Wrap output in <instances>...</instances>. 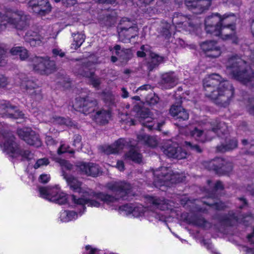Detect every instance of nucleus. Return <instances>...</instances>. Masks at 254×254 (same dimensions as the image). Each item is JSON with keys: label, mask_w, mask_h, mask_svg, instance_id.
I'll list each match as a JSON object with an SVG mask.
<instances>
[{"label": "nucleus", "mask_w": 254, "mask_h": 254, "mask_svg": "<svg viewBox=\"0 0 254 254\" xmlns=\"http://www.w3.org/2000/svg\"><path fill=\"white\" fill-rule=\"evenodd\" d=\"M236 24L233 23L222 24L221 26L220 35L225 40L231 39L233 43H237L238 38L236 32Z\"/></svg>", "instance_id": "6ab92c4d"}, {"label": "nucleus", "mask_w": 254, "mask_h": 254, "mask_svg": "<svg viewBox=\"0 0 254 254\" xmlns=\"http://www.w3.org/2000/svg\"><path fill=\"white\" fill-rule=\"evenodd\" d=\"M60 164L63 170V174L64 173H66L64 170H71L74 169L81 175H85L93 177H97L101 172L98 165L93 163L77 162L74 167L68 161L62 160Z\"/></svg>", "instance_id": "423d86ee"}, {"label": "nucleus", "mask_w": 254, "mask_h": 254, "mask_svg": "<svg viewBox=\"0 0 254 254\" xmlns=\"http://www.w3.org/2000/svg\"><path fill=\"white\" fill-rule=\"evenodd\" d=\"M29 60L33 63V67L35 71L42 74L45 73V58L35 56L31 57Z\"/></svg>", "instance_id": "7c9ffc66"}, {"label": "nucleus", "mask_w": 254, "mask_h": 254, "mask_svg": "<svg viewBox=\"0 0 254 254\" xmlns=\"http://www.w3.org/2000/svg\"><path fill=\"white\" fill-rule=\"evenodd\" d=\"M151 60L147 63V68L149 71H152L154 68L157 67L160 64L164 62L166 60L165 57L160 56L156 54H151Z\"/></svg>", "instance_id": "473e14b6"}, {"label": "nucleus", "mask_w": 254, "mask_h": 254, "mask_svg": "<svg viewBox=\"0 0 254 254\" xmlns=\"http://www.w3.org/2000/svg\"><path fill=\"white\" fill-rule=\"evenodd\" d=\"M156 178L155 180V185L160 183V186L165 185L166 183L170 182L171 184H176L183 182L185 176L178 173H174L171 169L165 167H161L154 172Z\"/></svg>", "instance_id": "6e6552de"}, {"label": "nucleus", "mask_w": 254, "mask_h": 254, "mask_svg": "<svg viewBox=\"0 0 254 254\" xmlns=\"http://www.w3.org/2000/svg\"><path fill=\"white\" fill-rule=\"evenodd\" d=\"M119 40L127 43L131 38L138 36V28L134 20L127 17H123L117 26Z\"/></svg>", "instance_id": "0eeeda50"}, {"label": "nucleus", "mask_w": 254, "mask_h": 254, "mask_svg": "<svg viewBox=\"0 0 254 254\" xmlns=\"http://www.w3.org/2000/svg\"><path fill=\"white\" fill-rule=\"evenodd\" d=\"M221 79L218 74L209 75L203 79V85L206 97L217 105L226 107L234 96V88L228 81H222Z\"/></svg>", "instance_id": "f03ea898"}, {"label": "nucleus", "mask_w": 254, "mask_h": 254, "mask_svg": "<svg viewBox=\"0 0 254 254\" xmlns=\"http://www.w3.org/2000/svg\"><path fill=\"white\" fill-rule=\"evenodd\" d=\"M224 15H226L227 17V20L228 23H234L235 24V21L236 20V17L235 16V15L233 13L230 14H225Z\"/></svg>", "instance_id": "774afa93"}, {"label": "nucleus", "mask_w": 254, "mask_h": 254, "mask_svg": "<svg viewBox=\"0 0 254 254\" xmlns=\"http://www.w3.org/2000/svg\"><path fill=\"white\" fill-rule=\"evenodd\" d=\"M200 47L207 57L215 58L219 57L221 54L220 49L214 41L202 42L200 44Z\"/></svg>", "instance_id": "4be33fe9"}, {"label": "nucleus", "mask_w": 254, "mask_h": 254, "mask_svg": "<svg viewBox=\"0 0 254 254\" xmlns=\"http://www.w3.org/2000/svg\"><path fill=\"white\" fill-rule=\"evenodd\" d=\"M226 18V15L221 16L218 13H213L206 18L205 20V25H209L211 24L221 26L222 24H226L227 20Z\"/></svg>", "instance_id": "cd10ccee"}, {"label": "nucleus", "mask_w": 254, "mask_h": 254, "mask_svg": "<svg viewBox=\"0 0 254 254\" xmlns=\"http://www.w3.org/2000/svg\"><path fill=\"white\" fill-rule=\"evenodd\" d=\"M238 143V140L235 138H230L226 140L225 143L217 146L216 150L219 153L232 151L237 148Z\"/></svg>", "instance_id": "bb28decb"}, {"label": "nucleus", "mask_w": 254, "mask_h": 254, "mask_svg": "<svg viewBox=\"0 0 254 254\" xmlns=\"http://www.w3.org/2000/svg\"><path fill=\"white\" fill-rule=\"evenodd\" d=\"M24 39L25 42L29 43L31 46L36 47L42 44L43 37L37 32L29 30L25 33Z\"/></svg>", "instance_id": "5701e85b"}, {"label": "nucleus", "mask_w": 254, "mask_h": 254, "mask_svg": "<svg viewBox=\"0 0 254 254\" xmlns=\"http://www.w3.org/2000/svg\"><path fill=\"white\" fill-rule=\"evenodd\" d=\"M242 143L245 147L246 154L254 155V140L243 139Z\"/></svg>", "instance_id": "a19ab883"}, {"label": "nucleus", "mask_w": 254, "mask_h": 254, "mask_svg": "<svg viewBox=\"0 0 254 254\" xmlns=\"http://www.w3.org/2000/svg\"><path fill=\"white\" fill-rule=\"evenodd\" d=\"M56 2L61 1L63 5L66 7H70L74 5L77 3V0H54Z\"/></svg>", "instance_id": "13d9d810"}, {"label": "nucleus", "mask_w": 254, "mask_h": 254, "mask_svg": "<svg viewBox=\"0 0 254 254\" xmlns=\"http://www.w3.org/2000/svg\"><path fill=\"white\" fill-rule=\"evenodd\" d=\"M107 188L114 195L104 192L96 193L92 191L85 192L80 197L74 194L67 197L65 193H59L57 189L40 187L39 190L42 197L59 204H65L67 200L70 201L75 207L78 208V213L82 215L85 210L86 204L88 206L98 207L100 206V203L96 199H99L104 203L110 205L120 198L126 199V195L131 189L130 185L125 182L109 183L107 185Z\"/></svg>", "instance_id": "f257e3e1"}, {"label": "nucleus", "mask_w": 254, "mask_h": 254, "mask_svg": "<svg viewBox=\"0 0 254 254\" xmlns=\"http://www.w3.org/2000/svg\"><path fill=\"white\" fill-rule=\"evenodd\" d=\"M29 16L23 11H0V31L8 27L23 30L29 26Z\"/></svg>", "instance_id": "20e7f679"}, {"label": "nucleus", "mask_w": 254, "mask_h": 254, "mask_svg": "<svg viewBox=\"0 0 254 254\" xmlns=\"http://www.w3.org/2000/svg\"><path fill=\"white\" fill-rule=\"evenodd\" d=\"M125 159L140 164L142 162V155L138 152L135 146H133L125 154Z\"/></svg>", "instance_id": "c756f323"}, {"label": "nucleus", "mask_w": 254, "mask_h": 254, "mask_svg": "<svg viewBox=\"0 0 254 254\" xmlns=\"http://www.w3.org/2000/svg\"><path fill=\"white\" fill-rule=\"evenodd\" d=\"M247 109L250 114L254 115V97L249 98Z\"/></svg>", "instance_id": "6e6d98bb"}, {"label": "nucleus", "mask_w": 254, "mask_h": 254, "mask_svg": "<svg viewBox=\"0 0 254 254\" xmlns=\"http://www.w3.org/2000/svg\"><path fill=\"white\" fill-rule=\"evenodd\" d=\"M137 116L139 119V122L142 123L145 120H149V118H151V114L150 110L145 108L140 109L137 113Z\"/></svg>", "instance_id": "79ce46f5"}, {"label": "nucleus", "mask_w": 254, "mask_h": 254, "mask_svg": "<svg viewBox=\"0 0 254 254\" xmlns=\"http://www.w3.org/2000/svg\"><path fill=\"white\" fill-rule=\"evenodd\" d=\"M145 208L141 205L134 206L133 205L131 214L134 217H138L143 214Z\"/></svg>", "instance_id": "09e8293b"}, {"label": "nucleus", "mask_w": 254, "mask_h": 254, "mask_svg": "<svg viewBox=\"0 0 254 254\" xmlns=\"http://www.w3.org/2000/svg\"><path fill=\"white\" fill-rule=\"evenodd\" d=\"M253 221V217L251 214L247 215H243L242 218L238 217L235 214L225 216L222 219L223 223L227 226H233L237 222L243 223L245 225L248 226L251 224Z\"/></svg>", "instance_id": "aec40b11"}, {"label": "nucleus", "mask_w": 254, "mask_h": 254, "mask_svg": "<svg viewBox=\"0 0 254 254\" xmlns=\"http://www.w3.org/2000/svg\"><path fill=\"white\" fill-rule=\"evenodd\" d=\"M17 133L19 136L24 140L28 144L39 147L41 146L42 142L39 135L32 130L18 129Z\"/></svg>", "instance_id": "2eb2a0df"}, {"label": "nucleus", "mask_w": 254, "mask_h": 254, "mask_svg": "<svg viewBox=\"0 0 254 254\" xmlns=\"http://www.w3.org/2000/svg\"><path fill=\"white\" fill-rule=\"evenodd\" d=\"M6 47L4 44L0 43V66L3 65L6 63Z\"/></svg>", "instance_id": "de8ad7c7"}, {"label": "nucleus", "mask_w": 254, "mask_h": 254, "mask_svg": "<svg viewBox=\"0 0 254 254\" xmlns=\"http://www.w3.org/2000/svg\"><path fill=\"white\" fill-rule=\"evenodd\" d=\"M127 145V142L125 139L120 138L110 145L101 146L99 149L101 152L107 155L116 154L121 151Z\"/></svg>", "instance_id": "412c9836"}, {"label": "nucleus", "mask_w": 254, "mask_h": 254, "mask_svg": "<svg viewBox=\"0 0 254 254\" xmlns=\"http://www.w3.org/2000/svg\"><path fill=\"white\" fill-rule=\"evenodd\" d=\"M141 124L143 126L148 128L149 130L152 129L154 126L152 121V118H149V120L142 122Z\"/></svg>", "instance_id": "e2e57ef3"}, {"label": "nucleus", "mask_w": 254, "mask_h": 254, "mask_svg": "<svg viewBox=\"0 0 254 254\" xmlns=\"http://www.w3.org/2000/svg\"><path fill=\"white\" fill-rule=\"evenodd\" d=\"M68 148L69 147L65 144H62L58 149V154L61 155L65 152H69V153H73L74 152L73 150L69 151L68 150Z\"/></svg>", "instance_id": "bf43d9fd"}, {"label": "nucleus", "mask_w": 254, "mask_h": 254, "mask_svg": "<svg viewBox=\"0 0 254 254\" xmlns=\"http://www.w3.org/2000/svg\"><path fill=\"white\" fill-rule=\"evenodd\" d=\"M81 66L77 72L83 76L91 77L94 74V64L93 62L85 60L81 62Z\"/></svg>", "instance_id": "393cba45"}, {"label": "nucleus", "mask_w": 254, "mask_h": 254, "mask_svg": "<svg viewBox=\"0 0 254 254\" xmlns=\"http://www.w3.org/2000/svg\"><path fill=\"white\" fill-rule=\"evenodd\" d=\"M159 98L154 94L150 95L146 98V102L150 106L155 105L158 102Z\"/></svg>", "instance_id": "5fc2aeb1"}, {"label": "nucleus", "mask_w": 254, "mask_h": 254, "mask_svg": "<svg viewBox=\"0 0 254 254\" xmlns=\"http://www.w3.org/2000/svg\"><path fill=\"white\" fill-rule=\"evenodd\" d=\"M89 78L92 85L95 88H98L101 84V79L98 77H94L93 76Z\"/></svg>", "instance_id": "680f3d73"}, {"label": "nucleus", "mask_w": 254, "mask_h": 254, "mask_svg": "<svg viewBox=\"0 0 254 254\" xmlns=\"http://www.w3.org/2000/svg\"><path fill=\"white\" fill-rule=\"evenodd\" d=\"M21 87L25 90V92L32 98L36 100H40L42 99L41 90L38 85L33 80L26 78L22 80Z\"/></svg>", "instance_id": "dca6fc26"}, {"label": "nucleus", "mask_w": 254, "mask_h": 254, "mask_svg": "<svg viewBox=\"0 0 254 254\" xmlns=\"http://www.w3.org/2000/svg\"><path fill=\"white\" fill-rule=\"evenodd\" d=\"M246 62L238 55L231 56L226 63L228 72L232 77L247 86H254V73L247 69Z\"/></svg>", "instance_id": "7ed1b4c3"}, {"label": "nucleus", "mask_w": 254, "mask_h": 254, "mask_svg": "<svg viewBox=\"0 0 254 254\" xmlns=\"http://www.w3.org/2000/svg\"><path fill=\"white\" fill-rule=\"evenodd\" d=\"M46 142L47 144L49 146L56 145L58 143V142L51 136H47L46 137Z\"/></svg>", "instance_id": "69168bd1"}, {"label": "nucleus", "mask_w": 254, "mask_h": 254, "mask_svg": "<svg viewBox=\"0 0 254 254\" xmlns=\"http://www.w3.org/2000/svg\"><path fill=\"white\" fill-rule=\"evenodd\" d=\"M137 139L138 141L153 148L156 147L158 143L155 137L144 133L138 134Z\"/></svg>", "instance_id": "f704fd0d"}, {"label": "nucleus", "mask_w": 254, "mask_h": 254, "mask_svg": "<svg viewBox=\"0 0 254 254\" xmlns=\"http://www.w3.org/2000/svg\"><path fill=\"white\" fill-rule=\"evenodd\" d=\"M1 143H3V151L12 158L21 156V160H29L33 158V154L31 151L19 148L11 132H4L0 133V147H2Z\"/></svg>", "instance_id": "39448f33"}, {"label": "nucleus", "mask_w": 254, "mask_h": 254, "mask_svg": "<svg viewBox=\"0 0 254 254\" xmlns=\"http://www.w3.org/2000/svg\"><path fill=\"white\" fill-rule=\"evenodd\" d=\"M105 101L109 105H114L117 101V100L114 95L111 93H108L105 96Z\"/></svg>", "instance_id": "603ef678"}, {"label": "nucleus", "mask_w": 254, "mask_h": 254, "mask_svg": "<svg viewBox=\"0 0 254 254\" xmlns=\"http://www.w3.org/2000/svg\"><path fill=\"white\" fill-rule=\"evenodd\" d=\"M19 55L21 60H25L28 57V51L23 47H21Z\"/></svg>", "instance_id": "052dcab7"}, {"label": "nucleus", "mask_w": 254, "mask_h": 254, "mask_svg": "<svg viewBox=\"0 0 254 254\" xmlns=\"http://www.w3.org/2000/svg\"><path fill=\"white\" fill-rule=\"evenodd\" d=\"M72 36L73 37V42L72 44L71 48L76 50L80 47L84 42L85 36L84 34L79 33L72 34Z\"/></svg>", "instance_id": "ea45409f"}, {"label": "nucleus", "mask_w": 254, "mask_h": 254, "mask_svg": "<svg viewBox=\"0 0 254 254\" xmlns=\"http://www.w3.org/2000/svg\"><path fill=\"white\" fill-rule=\"evenodd\" d=\"M27 5L33 13L41 16L49 14L52 9L49 0H28Z\"/></svg>", "instance_id": "f8f14e48"}, {"label": "nucleus", "mask_w": 254, "mask_h": 254, "mask_svg": "<svg viewBox=\"0 0 254 254\" xmlns=\"http://www.w3.org/2000/svg\"><path fill=\"white\" fill-rule=\"evenodd\" d=\"M110 118V112L105 110H100L96 111L93 116V119L95 121L100 125H105L107 124Z\"/></svg>", "instance_id": "2f4dec72"}, {"label": "nucleus", "mask_w": 254, "mask_h": 254, "mask_svg": "<svg viewBox=\"0 0 254 254\" xmlns=\"http://www.w3.org/2000/svg\"><path fill=\"white\" fill-rule=\"evenodd\" d=\"M114 49L115 54L118 57L119 60L122 63H127L132 57V53L129 49L121 48L119 45H116Z\"/></svg>", "instance_id": "a878e982"}, {"label": "nucleus", "mask_w": 254, "mask_h": 254, "mask_svg": "<svg viewBox=\"0 0 254 254\" xmlns=\"http://www.w3.org/2000/svg\"><path fill=\"white\" fill-rule=\"evenodd\" d=\"M194 223L195 225L204 228L210 227V223L202 217H196L194 220Z\"/></svg>", "instance_id": "49530a36"}, {"label": "nucleus", "mask_w": 254, "mask_h": 254, "mask_svg": "<svg viewBox=\"0 0 254 254\" xmlns=\"http://www.w3.org/2000/svg\"><path fill=\"white\" fill-rule=\"evenodd\" d=\"M82 137L79 134H75L73 137L72 145L79 150L82 148V143L81 141Z\"/></svg>", "instance_id": "8fccbe9b"}, {"label": "nucleus", "mask_w": 254, "mask_h": 254, "mask_svg": "<svg viewBox=\"0 0 254 254\" xmlns=\"http://www.w3.org/2000/svg\"><path fill=\"white\" fill-rule=\"evenodd\" d=\"M50 179L49 175L43 174L40 176L39 180L41 183L46 184L49 181Z\"/></svg>", "instance_id": "0e129e2a"}, {"label": "nucleus", "mask_w": 254, "mask_h": 254, "mask_svg": "<svg viewBox=\"0 0 254 254\" xmlns=\"http://www.w3.org/2000/svg\"><path fill=\"white\" fill-rule=\"evenodd\" d=\"M211 169L218 174H225L230 172L233 169L232 163L222 158H216L209 163Z\"/></svg>", "instance_id": "4468645a"}, {"label": "nucleus", "mask_w": 254, "mask_h": 254, "mask_svg": "<svg viewBox=\"0 0 254 254\" xmlns=\"http://www.w3.org/2000/svg\"><path fill=\"white\" fill-rule=\"evenodd\" d=\"M221 26L209 25H205V30L207 33L210 34L215 36H220Z\"/></svg>", "instance_id": "c03bdc74"}, {"label": "nucleus", "mask_w": 254, "mask_h": 254, "mask_svg": "<svg viewBox=\"0 0 254 254\" xmlns=\"http://www.w3.org/2000/svg\"><path fill=\"white\" fill-rule=\"evenodd\" d=\"M215 197V194H212L209 198H208L207 201H203V202L204 204H206L215 210H221L224 209L226 207L225 204L221 201H216L213 199V198Z\"/></svg>", "instance_id": "c9c22d12"}, {"label": "nucleus", "mask_w": 254, "mask_h": 254, "mask_svg": "<svg viewBox=\"0 0 254 254\" xmlns=\"http://www.w3.org/2000/svg\"><path fill=\"white\" fill-rule=\"evenodd\" d=\"M133 205L132 203H127L120 206L119 210L121 211H125L126 214H131Z\"/></svg>", "instance_id": "864d4df0"}, {"label": "nucleus", "mask_w": 254, "mask_h": 254, "mask_svg": "<svg viewBox=\"0 0 254 254\" xmlns=\"http://www.w3.org/2000/svg\"><path fill=\"white\" fill-rule=\"evenodd\" d=\"M0 115L3 117L11 119L22 118L24 116L17 106L4 100L0 101Z\"/></svg>", "instance_id": "1a4fd4ad"}, {"label": "nucleus", "mask_w": 254, "mask_h": 254, "mask_svg": "<svg viewBox=\"0 0 254 254\" xmlns=\"http://www.w3.org/2000/svg\"><path fill=\"white\" fill-rule=\"evenodd\" d=\"M77 218V213L73 211L63 210L61 213L60 218L63 222H68Z\"/></svg>", "instance_id": "58836bf2"}, {"label": "nucleus", "mask_w": 254, "mask_h": 254, "mask_svg": "<svg viewBox=\"0 0 254 254\" xmlns=\"http://www.w3.org/2000/svg\"><path fill=\"white\" fill-rule=\"evenodd\" d=\"M190 134L196 139L202 142L204 141V131L195 127L190 132Z\"/></svg>", "instance_id": "a18cd8bd"}, {"label": "nucleus", "mask_w": 254, "mask_h": 254, "mask_svg": "<svg viewBox=\"0 0 254 254\" xmlns=\"http://www.w3.org/2000/svg\"><path fill=\"white\" fill-rule=\"evenodd\" d=\"M228 132V127L223 122L217 120L210 123V127L204 131V140H211L215 136L224 135Z\"/></svg>", "instance_id": "9d476101"}, {"label": "nucleus", "mask_w": 254, "mask_h": 254, "mask_svg": "<svg viewBox=\"0 0 254 254\" xmlns=\"http://www.w3.org/2000/svg\"><path fill=\"white\" fill-rule=\"evenodd\" d=\"M211 0H186L185 3L189 9L194 13L200 14L208 9Z\"/></svg>", "instance_id": "a211bd4d"}, {"label": "nucleus", "mask_w": 254, "mask_h": 254, "mask_svg": "<svg viewBox=\"0 0 254 254\" xmlns=\"http://www.w3.org/2000/svg\"><path fill=\"white\" fill-rule=\"evenodd\" d=\"M97 105L96 99L87 96L85 97L79 98L76 105L80 112L84 114H89L96 110Z\"/></svg>", "instance_id": "ddd939ff"}, {"label": "nucleus", "mask_w": 254, "mask_h": 254, "mask_svg": "<svg viewBox=\"0 0 254 254\" xmlns=\"http://www.w3.org/2000/svg\"><path fill=\"white\" fill-rule=\"evenodd\" d=\"M63 177L71 190L74 192L79 193L82 192V189L81 188L82 183L78 181L77 178L64 173L63 174Z\"/></svg>", "instance_id": "c85d7f7f"}, {"label": "nucleus", "mask_w": 254, "mask_h": 254, "mask_svg": "<svg viewBox=\"0 0 254 254\" xmlns=\"http://www.w3.org/2000/svg\"><path fill=\"white\" fill-rule=\"evenodd\" d=\"M151 215L153 217H154L156 219L158 220L163 221L164 218L163 214L157 211L152 212Z\"/></svg>", "instance_id": "338daca9"}, {"label": "nucleus", "mask_w": 254, "mask_h": 254, "mask_svg": "<svg viewBox=\"0 0 254 254\" xmlns=\"http://www.w3.org/2000/svg\"><path fill=\"white\" fill-rule=\"evenodd\" d=\"M171 115L179 121H186L189 119V115L186 109L180 105H173L170 109Z\"/></svg>", "instance_id": "b1692460"}, {"label": "nucleus", "mask_w": 254, "mask_h": 254, "mask_svg": "<svg viewBox=\"0 0 254 254\" xmlns=\"http://www.w3.org/2000/svg\"><path fill=\"white\" fill-rule=\"evenodd\" d=\"M45 72L48 70H53L56 68V63L54 61L50 60L49 58H45Z\"/></svg>", "instance_id": "3c124183"}, {"label": "nucleus", "mask_w": 254, "mask_h": 254, "mask_svg": "<svg viewBox=\"0 0 254 254\" xmlns=\"http://www.w3.org/2000/svg\"><path fill=\"white\" fill-rule=\"evenodd\" d=\"M150 203L152 204V207H155L160 210H165L168 208L167 203L163 198H160L157 197H151Z\"/></svg>", "instance_id": "e433bc0d"}, {"label": "nucleus", "mask_w": 254, "mask_h": 254, "mask_svg": "<svg viewBox=\"0 0 254 254\" xmlns=\"http://www.w3.org/2000/svg\"><path fill=\"white\" fill-rule=\"evenodd\" d=\"M185 146L190 151H193L196 153L200 154L203 151V148L197 143L186 141L184 142Z\"/></svg>", "instance_id": "37998d69"}, {"label": "nucleus", "mask_w": 254, "mask_h": 254, "mask_svg": "<svg viewBox=\"0 0 254 254\" xmlns=\"http://www.w3.org/2000/svg\"><path fill=\"white\" fill-rule=\"evenodd\" d=\"M161 149L164 154L169 158L183 159L186 158L187 156V153L185 150L180 147L177 143L171 141L164 144Z\"/></svg>", "instance_id": "9b49d317"}, {"label": "nucleus", "mask_w": 254, "mask_h": 254, "mask_svg": "<svg viewBox=\"0 0 254 254\" xmlns=\"http://www.w3.org/2000/svg\"><path fill=\"white\" fill-rule=\"evenodd\" d=\"M172 22L174 25H180L185 23V26H186L187 24H188L189 26L191 27H193V25L190 21V17L179 13H174L172 18Z\"/></svg>", "instance_id": "72a5a7b5"}, {"label": "nucleus", "mask_w": 254, "mask_h": 254, "mask_svg": "<svg viewBox=\"0 0 254 254\" xmlns=\"http://www.w3.org/2000/svg\"><path fill=\"white\" fill-rule=\"evenodd\" d=\"M178 82V78L174 71H169L161 74L158 82L159 86L164 89H170Z\"/></svg>", "instance_id": "f3484780"}, {"label": "nucleus", "mask_w": 254, "mask_h": 254, "mask_svg": "<svg viewBox=\"0 0 254 254\" xmlns=\"http://www.w3.org/2000/svg\"><path fill=\"white\" fill-rule=\"evenodd\" d=\"M116 21V16L114 11L106 13L101 19V23L106 26H111Z\"/></svg>", "instance_id": "4c0bfd02"}, {"label": "nucleus", "mask_w": 254, "mask_h": 254, "mask_svg": "<svg viewBox=\"0 0 254 254\" xmlns=\"http://www.w3.org/2000/svg\"><path fill=\"white\" fill-rule=\"evenodd\" d=\"M49 163V161L48 159L44 158L42 159H38L36 163L35 164L34 167L35 169H37L43 165H47Z\"/></svg>", "instance_id": "4d7b16f0"}]
</instances>
